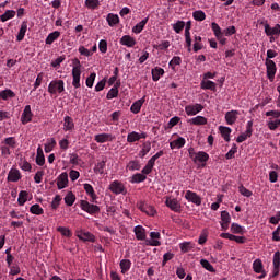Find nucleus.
Listing matches in <instances>:
<instances>
[{
	"label": "nucleus",
	"mask_w": 280,
	"mask_h": 280,
	"mask_svg": "<svg viewBox=\"0 0 280 280\" xmlns=\"http://www.w3.org/2000/svg\"><path fill=\"white\" fill-rule=\"evenodd\" d=\"M48 93L50 95H60V93H65V81L63 80H52L48 84Z\"/></svg>",
	"instance_id": "nucleus-1"
},
{
	"label": "nucleus",
	"mask_w": 280,
	"mask_h": 280,
	"mask_svg": "<svg viewBox=\"0 0 280 280\" xmlns=\"http://www.w3.org/2000/svg\"><path fill=\"white\" fill-rule=\"evenodd\" d=\"M95 202H89L88 200H81L80 207L82 211H85V213H89L90 215H97L100 213L101 209L100 206L94 205Z\"/></svg>",
	"instance_id": "nucleus-2"
},
{
	"label": "nucleus",
	"mask_w": 280,
	"mask_h": 280,
	"mask_svg": "<svg viewBox=\"0 0 280 280\" xmlns=\"http://www.w3.org/2000/svg\"><path fill=\"white\" fill-rule=\"evenodd\" d=\"M73 65L74 67L72 68V86H74V89H80V75H82V65H80V61L78 59L74 60Z\"/></svg>",
	"instance_id": "nucleus-3"
},
{
	"label": "nucleus",
	"mask_w": 280,
	"mask_h": 280,
	"mask_svg": "<svg viewBox=\"0 0 280 280\" xmlns=\"http://www.w3.org/2000/svg\"><path fill=\"white\" fill-rule=\"evenodd\" d=\"M108 189L116 196H119V194H126V186H124V183L119 180L112 182L108 186Z\"/></svg>",
	"instance_id": "nucleus-4"
},
{
	"label": "nucleus",
	"mask_w": 280,
	"mask_h": 280,
	"mask_svg": "<svg viewBox=\"0 0 280 280\" xmlns=\"http://www.w3.org/2000/svg\"><path fill=\"white\" fill-rule=\"evenodd\" d=\"M265 65L267 67V78L272 82L275 80V75H277V63H275L272 59H266Z\"/></svg>",
	"instance_id": "nucleus-5"
},
{
	"label": "nucleus",
	"mask_w": 280,
	"mask_h": 280,
	"mask_svg": "<svg viewBox=\"0 0 280 280\" xmlns=\"http://www.w3.org/2000/svg\"><path fill=\"white\" fill-rule=\"evenodd\" d=\"M249 137H253V120L247 121L245 132L241 133L236 138V142L244 143V141H246V139H248Z\"/></svg>",
	"instance_id": "nucleus-6"
},
{
	"label": "nucleus",
	"mask_w": 280,
	"mask_h": 280,
	"mask_svg": "<svg viewBox=\"0 0 280 280\" xmlns=\"http://www.w3.org/2000/svg\"><path fill=\"white\" fill-rule=\"evenodd\" d=\"M207 161H209V154L205 151H199L195 154V158H192V162L198 164H201V167H206Z\"/></svg>",
	"instance_id": "nucleus-7"
},
{
	"label": "nucleus",
	"mask_w": 280,
	"mask_h": 280,
	"mask_svg": "<svg viewBox=\"0 0 280 280\" xmlns=\"http://www.w3.org/2000/svg\"><path fill=\"white\" fill-rule=\"evenodd\" d=\"M137 207L140 211H142V213H145L147 215H151V217L156 215V209H154V207L149 206L148 203H145L143 201H139L137 203Z\"/></svg>",
	"instance_id": "nucleus-8"
},
{
	"label": "nucleus",
	"mask_w": 280,
	"mask_h": 280,
	"mask_svg": "<svg viewBox=\"0 0 280 280\" xmlns=\"http://www.w3.org/2000/svg\"><path fill=\"white\" fill-rule=\"evenodd\" d=\"M205 106L202 104H195V105H187L185 107V113L188 115V117H194V115H198V113H201L203 110Z\"/></svg>",
	"instance_id": "nucleus-9"
},
{
	"label": "nucleus",
	"mask_w": 280,
	"mask_h": 280,
	"mask_svg": "<svg viewBox=\"0 0 280 280\" xmlns=\"http://www.w3.org/2000/svg\"><path fill=\"white\" fill-rule=\"evenodd\" d=\"M185 198L186 200H188V202H192L194 205H197V207H200L202 205V199L200 198V196H198V194L191 190L186 191Z\"/></svg>",
	"instance_id": "nucleus-10"
},
{
	"label": "nucleus",
	"mask_w": 280,
	"mask_h": 280,
	"mask_svg": "<svg viewBox=\"0 0 280 280\" xmlns=\"http://www.w3.org/2000/svg\"><path fill=\"white\" fill-rule=\"evenodd\" d=\"M148 138V133L145 132H137V131H132L130 133H128L127 136V142L128 143H135L137 141H140V139H147Z\"/></svg>",
	"instance_id": "nucleus-11"
},
{
	"label": "nucleus",
	"mask_w": 280,
	"mask_h": 280,
	"mask_svg": "<svg viewBox=\"0 0 280 280\" xmlns=\"http://www.w3.org/2000/svg\"><path fill=\"white\" fill-rule=\"evenodd\" d=\"M264 27L266 36H280V24H276L275 27H271L270 24L266 22Z\"/></svg>",
	"instance_id": "nucleus-12"
},
{
	"label": "nucleus",
	"mask_w": 280,
	"mask_h": 280,
	"mask_svg": "<svg viewBox=\"0 0 280 280\" xmlns=\"http://www.w3.org/2000/svg\"><path fill=\"white\" fill-rule=\"evenodd\" d=\"M32 117H33L32 106L26 105L21 115V122L25 126V124H30V121H32Z\"/></svg>",
	"instance_id": "nucleus-13"
},
{
	"label": "nucleus",
	"mask_w": 280,
	"mask_h": 280,
	"mask_svg": "<svg viewBox=\"0 0 280 280\" xmlns=\"http://www.w3.org/2000/svg\"><path fill=\"white\" fill-rule=\"evenodd\" d=\"M150 240H147V246H161V233L160 232H151Z\"/></svg>",
	"instance_id": "nucleus-14"
},
{
	"label": "nucleus",
	"mask_w": 280,
	"mask_h": 280,
	"mask_svg": "<svg viewBox=\"0 0 280 280\" xmlns=\"http://www.w3.org/2000/svg\"><path fill=\"white\" fill-rule=\"evenodd\" d=\"M68 185L69 174H67V172H63L57 177V187L58 189H65Z\"/></svg>",
	"instance_id": "nucleus-15"
},
{
	"label": "nucleus",
	"mask_w": 280,
	"mask_h": 280,
	"mask_svg": "<svg viewBox=\"0 0 280 280\" xmlns=\"http://www.w3.org/2000/svg\"><path fill=\"white\" fill-rule=\"evenodd\" d=\"M22 176H21V171H19L18 168H11L9 171L7 180L9 183H19L21 180Z\"/></svg>",
	"instance_id": "nucleus-16"
},
{
	"label": "nucleus",
	"mask_w": 280,
	"mask_h": 280,
	"mask_svg": "<svg viewBox=\"0 0 280 280\" xmlns=\"http://www.w3.org/2000/svg\"><path fill=\"white\" fill-rule=\"evenodd\" d=\"M96 143H108V141H115L113 133H98L94 137Z\"/></svg>",
	"instance_id": "nucleus-17"
},
{
	"label": "nucleus",
	"mask_w": 280,
	"mask_h": 280,
	"mask_svg": "<svg viewBox=\"0 0 280 280\" xmlns=\"http://www.w3.org/2000/svg\"><path fill=\"white\" fill-rule=\"evenodd\" d=\"M165 205L171 211H175V213H178V211H180V203L177 199L167 198Z\"/></svg>",
	"instance_id": "nucleus-18"
},
{
	"label": "nucleus",
	"mask_w": 280,
	"mask_h": 280,
	"mask_svg": "<svg viewBox=\"0 0 280 280\" xmlns=\"http://www.w3.org/2000/svg\"><path fill=\"white\" fill-rule=\"evenodd\" d=\"M187 141L183 137H178L176 140L170 142L171 150H180V148H185Z\"/></svg>",
	"instance_id": "nucleus-19"
},
{
	"label": "nucleus",
	"mask_w": 280,
	"mask_h": 280,
	"mask_svg": "<svg viewBox=\"0 0 280 280\" xmlns=\"http://www.w3.org/2000/svg\"><path fill=\"white\" fill-rule=\"evenodd\" d=\"M280 272V252L273 254V270L271 277H277Z\"/></svg>",
	"instance_id": "nucleus-20"
},
{
	"label": "nucleus",
	"mask_w": 280,
	"mask_h": 280,
	"mask_svg": "<svg viewBox=\"0 0 280 280\" xmlns=\"http://www.w3.org/2000/svg\"><path fill=\"white\" fill-rule=\"evenodd\" d=\"M237 115H240L238 110H230L225 114V121L228 126H233V124L237 121Z\"/></svg>",
	"instance_id": "nucleus-21"
},
{
	"label": "nucleus",
	"mask_w": 280,
	"mask_h": 280,
	"mask_svg": "<svg viewBox=\"0 0 280 280\" xmlns=\"http://www.w3.org/2000/svg\"><path fill=\"white\" fill-rule=\"evenodd\" d=\"M120 45H124L125 47H135L137 45V40L130 35H125L120 38Z\"/></svg>",
	"instance_id": "nucleus-22"
},
{
	"label": "nucleus",
	"mask_w": 280,
	"mask_h": 280,
	"mask_svg": "<svg viewBox=\"0 0 280 280\" xmlns=\"http://www.w3.org/2000/svg\"><path fill=\"white\" fill-rule=\"evenodd\" d=\"M77 237L83 242H95V236L91 232L78 231Z\"/></svg>",
	"instance_id": "nucleus-23"
},
{
	"label": "nucleus",
	"mask_w": 280,
	"mask_h": 280,
	"mask_svg": "<svg viewBox=\"0 0 280 280\" xmlns=\"http://www.w3.org/2000/svg\"><path fill=\"white\" fill-rule=\"evenodd\" d=\"M144 103H145V96L136 101L130 107L131 113H133V115L141 113V106H143Z\"/></svg>",
	"instance_id": "nucleus-24"
},
{
	"label": "nucleus",
	"mask_w": 280,
	"mask_h": 280,
	"mask_svg": "<svg viewBox=\"0 0 280 280\" xmlns=\"http://www.w3.org/2000/svg\"><path fill=\"white\" fill-rule=\"evenodd\" d=\"M84 190L86 191L88 196L91 198V202H97V195L95 194V189L91 184L83 185Z\"/></svg>",
	"instance_id": "nucleus-25"
},
{
	"label": "nucleus",
	"mask_w": 280,
	"mask_h": 280,
	"mask_svg": "<svg viewBox=\"0 0 280 280\" xmlns=\"http://www.w3.org/2000/svg\"><path fill=\"white\" fill-rule=\"evenodd\" d=\"M75 128V124L73 122V118L70 116H65L63 118V130L65 132H69Z\"/></svg>",
	"instance_id": "nucleus-26"
},
{
	"label": "nucleus",
	"mask_w": 280,
	"mask_h": 280,
	"mask_svg": "<svg viewBox=\"0 0 280 280\" xmlns=\"http://www.w3.org/2000/svg\"><path fill=\"white\" fill-rule=\"evenodd\" d=\"M219 131L224 141L229 143V141H231V132H233V130L230 127L219 126Z\"/></svg>",
	"instance_id": "nucleus-27"
},
{
	"label": "nucleus",
	"mask_w": 280,
	"mask_h": 280,
	"mask_svg": "<svg viewBox=\"0 0 280 280\" xmlns=\"http://www.w3.org/2000/svg\"><path fill=\"white\" fill-rule=\"evenodd\" d=\"M151 73L153 82H159V80H161V77L165 74V70H163V68L155 67L154 69H152Z\"/></svg>",
	"instance_id": "nucleus-28"
},
{
	"label": "nucleus",
	"mask_w": 280,
	"mask_h": 280,
	"mask_svg": "<svg viewBox=\"0 0 280 280\" xmlns=\"http://www.w3.org/2000/svg\"><path fill=\"white\" fill-rule=\"evenodd\" d=\"M133 233H135L137 240H140L141 242H143V240H145V229L143 226H141V225L135 226Z\"/></svg>",
	"instance_id": "nucleus-29"
},
{
	"label": "nucleus",
	"mask_w": 280,
	"mask_h": 280,
	"mask_svg": "<svg viewBox=\"0 0 280 280\" xmlns=\"http://www.w3.org/2000/svg\"><path fill=\"white\" fill-rule=\"evenodd\" d=\"M150 18H145L143 19L141 22H139L138 24H136L132 27V32L133 34H141V32H143V28L145 27V25H148V21Z\"/></svg>",
	"instance_id": "nucleus-30"
},
{
	"label": "nucleus",
	"mask_w": 280,
	"mask_h": 280,
	"mask_svg": "<svg viewBox=\"0 0 280 280\" xmlns=\"http://www.w3.org/2000/svg\"><path fill=\"white\" fill-rule=\"evenodd\" d=\"M60 38V31H55L50 34L45 39L46 45H54L55 40H58Z\"/></svg>",
	"instance_id": "nucleus-31"
},
{
	"label": "nucleus",
	"mask_w": 280,
	"mask_h": 280,
	"mask_svg": "<svg viewBox=\"0 0 280 280\" xmlns=\"http://www.w3.org/2000/svg\"><path fill=\"white\" fill-rule=\"evenodd\" d=\"M106 21L109 27H115V25L119 24V15L115 13H109L106 18Z\"/></svg>",
	"instance_id": "nucleus-32"
},
{
	"label": "nucleus",
	"mask_w": 280,
	"mask_h": 280,
	"mask_svg": "<svg viewBox=\"0 0 280 280\" xmlns=\"http://www.w3.org/2000/svg\"><path fill=\"white\" fill-rule=\"evenodd\" d=\"M27 33V22H22L21 28L18 33L16 40L21 43L23 38H25V34Z\"/></svg>",
	"instance_id": "nucleus-33"
},
{
	"label": "nucleus",
	"mask_w": 280,
	"mask_h": 280,
	"mask_svg": "<svg viewBox=\"0 0 280 280\" xmlns=\"http://www.w3.org/2000/svg\"><path fill=\"white\" fill-rule=\"evenodd\" d=\"M189 124H192V126H206L207 118L205 116H197L191 118Z\"/></svg>",
	"instance_id": "nucleus-34"
},
{
	"label": "nucleus",
	"mask_w": 280,
	"mask_h": 280,
	"mask_svg": "<svg viewBox=\"0 0 280 280\" xmlns=\"http://www.w3.org/2000/svg\"><path fill=\"white\" fill-rule=\"evenodd\" d=\"M106 158H104L101 162L96 163L94 166L95 174H104V170H106Z\"/></svg>",
	"instance_id": "nucleus-35"
},
{
	"label": "nucleus",
	"mask_w": 280,
	"mask_h": 280,
	"mask_svg": "<svg viewBox=\"0 0 280 280\" xmlns=\"http://www.w3.org/2000/svg\"><path fill=\"white\" fill-rule=\"evenodd\" d=\"M253 270L254 272H256V275L264 272V262L261 261V259L257 258L256 260H254Z\"/></svg>",
	"instance_id": "nucleus-36"
},
{
	"label": "nucleus",
	"mask_w": 280,
	"mask_h": 280,
	"mask_svg": "<svg viewBox=\"0 0 280 280\" xmlns=\"http://www.w3.org/2000/svg\"><path fill=\"white\" fill-rule=\"evenodd\" d=\"M14 16H16V11H14V10H7L0 16V21H2V23H5V21H10V19H14Z\"/></svg>",
	"instance_id": "nucleus-37"
},
{
	"label": "nucleus",
	"mask_w": 280,
	"mask_h": 280,
	"mask_svg": "<svg viewBox=\"0 0 280 280\" xmlns=\"http://www.w3.org/2000/svg\"><path fill=\"white\" fill-rule=\"evenodd\" d=\"M12 97H16V94L14 93V91L7 89L0 92V98L1 100H10Z\"/></svg>",
	"instance_id": "nucleus-38"
},
{
	"label": "nucleus",
	"mask_w": 280,
	"mask_h": 280,
	"mask_svg": "<svg viewBox=\"0 0 280 280\" xmlns=\"http://www.w3.org/2000/svg\"><path fill=\"white\" fill-rule=\"evenodd\" d=\"M131 266H132V262L130 261V259H122V260H120L121 273L126 275V272H128V270H130Z\"/></svg>",
	"instance_id": "nucleus-39"
},
{
	"label": "nucleus",
	"mask_w": 280,
	"mask_h": 280,
	"mask_svg": "<svg viewBox=\"0 0 280 280\" xmlns=\"http://www.w3.org/2000/svg\"><path fill=\"white\" fill-rule=\"evenodd\" d=\"M54 148H56V139L50 138L47 140V143L44 144V150L46 154H49V152H51Z\"/></svg>",
	"instance_id": "nucleus-40"
},
{
	"label": "nucleus",
	"mask_w": 280,
	"mask_h": 280,
	"mask_svg": "<svg viewBox=\"0 0 280 280\" xmlns=\"http://www.w3.org/2000/svg\"><path fill=\"white\" fill-rule=\"evenodd\" d=\"M27 191L22 190L19 192V198H18V202L20 205V207H23V205H25L27 202Z\"/></svg>",
	"instance_id": "nucleus-41"
},
{
	"label": "nucleus",
	"mask_w": 280,
	"mask_h": 280,
	"mask_svg": "<svg viewBox=\"0 0 280 280\" xmlns=\"http://www.w3.org/2000/svg\"><path fill=\"white\" fill-rule=\"evenodd\" d=\"M195 43H194V51L197 54V51H200L202 49V37L195 35Z\"/></svg>",
	"instance_id": "nucleus-42"
},
{
	"label": "nucleus",
	"mask_w": 280,
	"mask_h": 280,
	"mask_svg": "<svg viewBox=\"0 0 280 280\" xmlns=\"http://www.w3.org/2000/svg\"><path fill=\"white\" fill-rule=\"evenodd\" d=\"M31 213H33V215H43L44 210L40 207V205L35 203L30 208Z\"/></svg>",
	"instance_id": "nucleus-43"
},
{
	"label": "nucleus",
	"mask_w": 280,
	"mask_h": 280,
	"mask_svg": "<svg viewBox=\"0 0 280 280\" xmlns=\"http://www.w3.org/2000/svg\"><path fill=\"white\" fill-rule=\"evenodd\" d=\"M75 202V195H73L71 191L68 192L65 197V203L68 207H73V203Z\"/></svg>",
	"instance_id": "nucleus-44"
},
{
	"label": "nucleus",
	"mask_w": 280,
	"mask_h": 280,
	"mask_svg": "<svg viewBox=\"0 0 280 280\" xmlns=\"http://www.w3.org/2000/svg\"><path fill=\"white\" fill-rule=\"evenodd\" d=\"M179 248L182 253H189L194 248V245L191 242H184L179 244Z\"/></svg>",
	"instance_id": "nucleus-45"
},
{
	"label": "nucleus",
	"mask_w": 280,
	"mask_h": 280,
	"mask_svg": "<svg viewBox=\"0 0 280 280\" xmlns=\"http://www.w3.org/2000/svg\"><path fill=\"white\" fill-rule=\"evenodd\" d=\"M148 178V176H145L143 173H137L131 177L130 183H143V180H145Z\"/></svg>",
	"instance_id": "nucleus-46"
},
{
	"label": "nucleus",
	"mask_w": 280,
	"mask_h": 280,
	"mask_svg": "<svg viewBox=\"0 0 280 280\" xmlns=\"http://www.w3.org/2000/svg\"><path fill=\"white\" fill-rule=\"evenodd\" d=\"M200 264H201L202 268L208 270V272H215V268L213 267V265H211V262H209V260L201 259Z\"/></svg>",
	"instance_id": "nucleus-47"
},
{
	"label": "nucleus",
	"mask_w": 280,
	"mask_h": 280,
	"mask_svg": "<svg viewBox=\"0 0 280 280\" xmlns=\"http://www.w3.org/2000/svg\"><path fill=\"white\" fill-rule=\"evenodd\" d=\"M85 5L89 10H97L100 8V0H85Z\"/></svg>",
	"instance_id": "nucleus-48"
},
{
	"label": "nucleus",
	"mask_w": 280,
	"mask_h": 280,
	"mask_svg": "<svg viewBox=\"0 0 280 280\" xmlns=\"http://www.w3.org/2000/svg\"><path fill=\"white\" fill-rule=\"evenodd\" d=\"M201 89L209 90V91H215V82H213V81H202L201 82Z\"/></svg>",
	"instance_id": "nucleus-49"
},
{
	"label": "nucleus",
	"mask_w": 280,
	"mask_h": 280,
	"mask_svg": "<svg viewBox=\"0 0 280 280\" xmlns=\"http://www.w3.org/2000/svg\"><path fill=\"white\" fill-rule=\"evenodd\" d=\"M192 18L195 21H205V19H207V14H205V11L202 10H197L192 13Z\"/></svg>",
	"instance_id": "nucleus-50"
},
{
	"label": "nucleus",
	"mask_w": 280,
	"mask_h": 280,
	"mask_svg": "<svg viewBox=\"0 0 280 280\" xmlns=\"http://www.w3.org/2000/svg\"><path fill=\"white\" fill-rule=\"evenodd\" d=\"M117 95H119V89L114 85L107 93L106 97L108 100H115V97H117Z\"/></svg>",
	"instance_id": "nucleus-51"
},
{
	"label": "nucleus",
	"mask_w": 280,
	"mask_h": 280,
	"mask_svg": "<svg viewBox=\"0 0 280 280\" xmlns=\"http://www.w3.org/2000/svg\"><path fill=\"white\" fill-rule=\"evenodd\" d=\"M235 154H237V144H233L231 150L225 154V159L231 161V159H235Z\"/></svg>",
	"instance_id": "nucleus-52"
},
{
	"label": "nucleus",
	"mask_w": 280,
	"mask_h": 280,
	"mask_svg": "<svg viewBox=\"0 0 280 280\" xmlns=\"http://www.w3.org/2000/svg\"><path fill=\"white\" fill-rule=\"evenodd\" d=\"M231 231L238 235H244V228L237 223H232Z\"/></svg>",
	"instance_id": "nucleus-53"
},
{
	"label": "nucleus",
	"mask_w": 280,
	"mask_h": 280,
	"mask_svg": "<svg viewBox=\"0 0 280 280\" xmlns=\"http://www.w3.org/2000/svg\"><path fill=\"white\" fill-rule=\"evenodd\" d=\"M173 30L176 34H180V31L185 30V21H177L175 24H173Z\"/></svg>",
	"instance_id": "nucleus-54"
},
{
	"label": "nucleus",
	"mask_w": 280,
	"mask_h": 280,
	"mask_svg": "<svg viewBox=\"0 0 280 280\" xmlns=\"http://www.w3.org/2000/svg\"><path fill=\"white\" fill-rule=\"evenodd\" d=\"M152 170H154V164L149 160L147 165L142 168V174L148 176V174L152 173Z\"/></svg>",
	"instance_id": "nucleus-55"
},
{
	"label": "nucleus",
	"mask_w": 280,
	"mask_h": 280,
	"mask_svg": "<svg viewBox=\"0 0 280 280\" xmlns=\"http://www.w3.org/2000/svg\"><path fill=\"white\" fill-rule=\"evenodd\" d=\"M211 27H212V32H213L215 38H217L218 36L222 35V34H224L223 31H222V28L220 27V25H219L218 23L212 22V23H211Z\"/></svg>",
	"instance_id": "nucleus-56"
},
{
	"label": "nucleus",
	"mask_w": 280,
	"mask_h": 280,
	"mask_svg": "<svg viewBox=\"0 0 280 280\" xmlns=\"http://www.w3.org/2000/svg\"><path fill=\"white\" fill-rule=\"evenodd\" d=\"M4 145H7L8 148H12V150H14V148H16V139L14 137L5 138Z\"/></svg>",
	"instance_id": "nucleus-57"
},
{
	"label": "nucleus",
	"mask_w": 280,
	"mask_h": 280,
	"mask_svg": "<svg viewBox=\"0 0 280 280\" xmlns=\"http://www.w3.org/2000/svg\"><path fill=\"white\" fill-rule=\"evenodd\" d=\"M127 167L130 172H135L141 170V164H139V161H130Z\"/></svg>",
	"instance_id": "nucleus-58"
},
{
	"label": "nucleus",
	"mask_w": 280,
	"mask_h": 280,
	"mask_svg": "<svg viewBox=\"0 0 280 280\" xmlns=\"http://www.w3.org/2000/svg\"><path fill=\"white\" fill-rule=\"evenodd\" d=\"M95 78H97V74L95 72H92L85 81L86 86H89V89H93V84L95 82Z\"/></svg>",
	"instance_id": "nucleus-59"
},
{
	"label": "nucleus",
	"mask_w": 280,
	"mask_h": 280,
	"mask_svg": "<svg viewBox=\"0 0 280 280\" xmlns=\"http://www.w3.org/2000/svg\"><path fill=\"white\" fill-rule=\"evenodd\" d=\"M150 150H152V144L150 142H147L142 145V150L140 151V156L143 159Z\"/></svg>",
	"instance_id": "nucleus-60"
},
{
	"label": "nucleus",
	"mask_w": 280,
	"mask_h": 280,
	"mask_svg": "<svg viewBox=\"0 0 280 280\" xmlns=\"http://www.w3.org/2000/svg\"><path fill=\"white\" fill-rule=\"evenodd\" d=\"M269 130H277L280 126V119L277 118L276 120H269L267 124Z\"/></svg>",
	"instance_id": "nucleus-61"
},
{
	"label": "nucleus",
	"mask_w": 280,
	"mask_h": 280,
	"mask_svg": "<svg viewBox=\"0 0 280 280\" xmlns=\"http://www.w3.org/2000/svg\"><path fill=\"white\" fill-rule=\"evenodd\" d=\"M98 49L101 54H106L108 51V43L105 39H102L98 43Z\"/></svg>",
	"instance_id": "nucleus-62"
},
{
	"label": "nucleus",
	"mask_w": 280,
	"mask_h": 280,
	"mask_svg": "<svg viewBox=\"0 0 280 280\" xmlns=\"http://www.w3.org/2000/svg\"><path fill=\"white\" fill-rule=\"evenodd\" d=\"M57 231L63 235V237H71V230L65 226L57 228Z\"/></svg>",
	"instance_id": "nucleus-63"
},
{
	"label": "nucleus",
	"mask_w": 280,
	"mask_h": 280,
	"mask_svg": "<svg viewBox=\"0 0 280 280\" xmlns=\"http://www.w3.org/2000/svg\"><path fill=\"white\" fill-rule=\"evenodd\" d=\"M235 32H237L235 26H229L228 28L223 30V35L224 36H233V34H235Z\"/></svg>",
	"instance_id": "nucleus-64"
}]
</instances>
